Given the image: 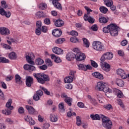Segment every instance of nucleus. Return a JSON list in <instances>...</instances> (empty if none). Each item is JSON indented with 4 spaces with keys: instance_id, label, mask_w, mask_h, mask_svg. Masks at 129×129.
<instances>
[{
    "instance_id": "obj_1",
    "label": "nucleus",
    "mask_w": 129,
    "mask_h": 129,
    "mask_svg": "<svg viewBox=\"0 0 129 129\" xmlns=\"http://www.w3.org/2000/svg\"><path fill=\"white\" fill-rule=\"evenodd\" d=\"M118 26L114 23H111L103 28V32L106 34L110 33L111 36L115 37L118 35Z\"/></svg>"
},
{
    "instance_id": "obj_2",
    "label": "nucleus",
    "mask_w": 129,
    "mask_h": 129,
    "mask_svg": "<svg viewBox=\"0 0 129 129\" xmlns=\"http://www.w3.org/2000/svg\"><path fill=\"white\" fill-rule=\"evenodd\" d=\"M33 75L37 80V82L40 83V84H45L46 82L50 81V77L48 75L41 73H34Z\"/></svg>"
},
{
    "instance_id": "obj_3",
    "label": "nucleus",
    "mask_w": 129,
    "mask_h": 129,
    "mask_svg": "<svg viewBox=\"0 0 129 129\" xmlns=\"http://www.w3.org/2000/svg\"><path fill=\"white\" fill-rule=\"evenodd\" d=\"M12 103H13V100L12 99H9L6 105L8 109L2 110V113H3V114L10 115L12 114V110L14 109V106H12Z\"/></svg>"
},
{
    "instance_id": "obj_4",
    "label": "nucleus",
    "mask_w": 129,
    "mask_h": 129,
    "mask_svg": "<svg viewBox=\"0 0 129 129\" xmlns=\"http://www.w3.org/2000/svg\"><path fill=\"white\" fill-rule=\"evenodd\" d=\"M102 125L106 129H111L112 127V122L107 117L102 115Z\"/></svg>"
},
{
    "instance_id": "obj_5",
    "label": "nucleus",
    "mask_w": 129,
    "mask_h": 129,
    "mask_svg": "<svg viewBox=\"0 0 129 129\" xmlns=\"http://www.w3.org/2000/svg\"><path fill=\"white\" fill-rule=\"evenodd\" d=\"M74 52L76 53L75 54V58L77 61H83V60H85L86 58V56H85V54L81 52L79 49L77 48H75L73 49Z\"/></svg>"
},
{
    "instance_id": "obj_6",
    "label": "nucleus",
    "mask_w": 129,
    "mask_h": 129,
    "mask_svg": "<svg viewBox=\"0 0 129 129\" xmlns=\"http://www.w3.org/2000/svg\"><path fill=\"white\" fill-rule=\"evenodd\" d=\"M93 48L96 51H104V45L100 41H94L93 42Z\"/></svg>"
},
{
    "instance_id": "obj_7",
    "label": "nucleus",
    "mask_w": 129,
    "mask_h": 129,
    "mask_svg": "<svg viewBox=\"0 0 129 129\" xmlns=\"http://www.w3.org/2000/svg\"><path fill=\"white\" fill-rule=\"evenodd\" d=\"M113 57V54L110 52H107L104 53L102 57H101V61L102 62H104L105 60H110V59H112Z\"/></svg>"
},
{
    "instance_id": "obj_8",
    "label": "nucleus",
    "mask_w": 129,
    "mask_h": 129,
    "mask_svg": "<svg viewBox=\"0 0 129 129\" xmlns=\"http://www.w3.org/2000/svg\"><path fill=\"white\" fill-rule=\"evenodd\" d=\"M26 108L27 109L29 114H31L32 115H36V114H38V111L36 110L34 107L31 106L26 105Z\"/></svg>"
},
{
    "instance_id": "obj_9",
    "label": "nucleus",
    "mask_w": 129,
    "mask_h": 129,
    "mask_svg": "<svg viewBox=\"0 0 129 129\" xmlns=\"http://www.w3.org/2000/svg\"><path fill=\"white\" fill-rule=\"evenodd\" d=\"M26 85L27 87H31L34 84V79L31 76H27L25 78Z\"/></svg>"
},
{
    "instance_id": "obj_10",
    "label": "nucleus",
    "mask_w": 129,
    "mask_h": 129,
    "mask_svg": "<svg viewBox=\"0 0 129 129\" xmlns=\"http://www.w3.org/2000/svg\"><path fill=\"white\" fill-rule=\"evenodd\" d=\"M26 60L28 61V63L31 64V65H35V62L33 61V59H35V55L34 53H30L28 55L26 56Z\"/></svg>"
},
{
    "instance_id": "obj_11",
    "label": "nucleus",
    "mask_w": 129,
    "mask_h": 129,
    "mask_svg": "<svg viewBox=\"0 0 129 129\" xmlns=\"http://www.w3.org/2000/svg\"><path fill=\"white\" fill-rule=\"evenodd\" d=\"M117 74L121 76L122 79H125L127 77V75L122 69H119L116 71Z\"/></svg>"
},
{
    "instance_id": "obj_12",
    "label": "nucleus",
    "mask_w": 129,
    "mask_h": 129,
    "mask_svg": "<svg viewBox=\"0 0 129 129\" xmlns=\"http://www.w3.org/2000/svg\"><path fill=\"white\" fill-rule=\"evenodd\" d=\"M0 34L5 36H8L10 35V31L9 29L6 27H0Z\"/></svg>"
},
{
    "instance_id": "obj_13",
    "label": "nucleus",
    "mask_w": 129,
    "mask_h": 129,
    "mask_svg": "<svg viewBox=\"0 0 129 129\" xmlns=\"http://www.w3.org/2000/svg\"><path fill=\"white\" fill-rule=\"evenodd\" d=\"M105 86H106V83L103 82H99L97 83L96 89H98L99 91H102Z\"/></svg>"
},
{
    "instance_id": "obj_14",
    "label": "nucleus",
    "mask_w": 129,
    "mask_h": 129,
    "mask_svg": "<svg viewBox=\"0 0 129 129\" xmlns=\"http://www.w3.org/2000/svg\"><path fill=\"white\" fill-rule=\"evenodd\" d=\"M53 22H54L55 27L60 28V27H63L64 26V21L62 20L58 19L56 20L55 19H53Z\"/></svg>"
},
{
    "instance_id": "obj_15",
    "label": "nucleus",
    "mask_w": 129,
    "mask_h": 129,
    "mask_svg": "<svg viewBox=\"0 0 129 129\" xmlns=\"http://www.w3.org/2000/svg\"><path fill=\"white\" fill-rule=\"evenodd\" d=\"M84 21H88L90 24H93L95 21L94 18L91 16H89L87 15V14H85L84 16Z\"/></svg>"
},
{
    "instance_id": "obj_16",
    "label": "nucleus",
    "mask_w": 129,
    "mask_h": 129,
    "mask_svg": "<svg viewBox=\"0 0 129 129\" xmlns=\"http://www.w3.org/2000/svg\"><path fill=\"white\" fill-rule=\"evenodd\" d=\"M60 0H52V3L55 8L58 10H62V6L61 4L59 3Z\"/></svg>"
},
{
    "instance_id": "obj_17",
    "label": "nucleus",
    "mask_w": 129,
    "mask_h": 129,
    "mask_svg": "<svg viewBox=\"0 0 129 129\" xmlns=\"http://www.w3.org/2000/svg\"><path fill=\"white\" fill-rule=\"evenodd\" d=\"M52 52L54 54H57V55H62L63 53V50L58 47H55L52 48Z\"/></svg>"
},
{
    "instance_id": "obj_18",
    "label": "nucleus",
    "mask_w": 129,
    "mask_h": 129,
    "mask_svg": "<svg viewBox=\"0 0 129 129\" xmlns=\"http://www.w3.org/2000/svg\"><path fill=\"white\" fill-rule=\"evenodd\" d=\"M0 15L1 16H5L6 18H10L11 17V12L10 11L6 12L4 8L0 9Z\"/></svg>"
},
{
    "instance_id": "obj_19",
    "label": "nucleus",
    "mask_w": 129,
    "mask_h": 129,
    "mask_svg": "<svg viewBox=\"0 0 129 129\" xmlns=\"http://www.w3.org/2000/svg\"><path fill=\"white\" fill-rule=\"evenodd\" d=\"M52 35L54 36V37L59 38V37H60L61 35H62V31L58 29H54L52 31Z\"/></svg>"
},
{
    "instance_id": "obj_20",
    "label": "nucleus",
    "mask_w": 129,
    "mask_h": 129,
    "mask_svg": "<svg viewBox=\"0 0 129 129\" xmlns=\"http://www.w3.org/2000/svg\"><path fill=\"white\" fill-rule=\"evenodd\" d=\"M93 77H95V78H97L98 79H99L100 80H103V75L102 74H100L99 72H94L92 74Z\"/></svg>"
},
{
    "instance_id": "obj_21",
    "label": "nucleus",
    "mask_w": 129,
    "mask_h": 129,
    "mask_svg": "<svg viewBox=\"0 0 129 129\" xmlns=\"http://www.w3.org/2000/svg\"><path fill=\"white\" fill-rule=\"evenodd\" d=\"M75 58V54L73 52H69L66 55V59L68 61H72Z\"/></svg>"
},
{
    "instance_id": "obj_22",
    "label": "nucleus",
    "mask_w": 129,
    "mask_h": 129,
    "mask_svg": "<svg viewBox=\"0 0 129 129\" xmlns=\"http://www.w3.org/2000/svg\"><path fill=\"white\" fill-rule=\"evenodd\" d=\"M103 70L106 71V72L110 71V66L109 64L106 62H104V64H103Z\"/></svg>"
},
{
    "instance_id": "obj_23",
    "label": "nucleus",
    "mask_w": 129,
    "mask_h": 129,
    "mask_svg": "<svg viewBox=\"0 0 129 129\" xmlns=\"http://www.w3.org/2000/svg\"><path fill=\"white\" fill-rule=\"evenodd\" d=\"M50 57L51 59L54 60V62H56V63H60L62 61L60 57L56 56L55 54H51Z\"/></svg>"
},
{
    "instance_id": "obj_24",
    "label": "nucleus",
    "mask_w": 129,
    "mask_h": 129,
    "mask_svg": "<svg viewBox=\"0 0 129 129\" xmlns=\"http://www.w3.org/2000/svg\"><path fill=\"white\" fill-rule=\"evenodd\" d=\"M90 117L93 120H100V116L98 114H91Z\"/></svg>"
},
{
    "instance_id": "obj_25",
    "label": "nucleus",
    "mask_w": 129,
    "mask_h": 129,
    "mask_svg": "<svg viewBox=\"0 0 129 129\" xmlns=\"http://www.w3.org/2000/svg\"><path fill=\"white\" fill-rule=\"evenodd\" d=\"M15 82L18 84H21L22 83V78L18 74L15 75Z\"/></svg>"
},
{
    "instance_id": "obj_26",
    "label": "nucleus",
    "mask_w": 129,
    "mask_h": 129,
    "mask_svg": "<svg viewBox=\"0 0 129 129\" xmlns=\"http://www.w3.org/2000/svg\"><path fill=\"white\" fill-rule=\"evenodd\" d=\"M115 82L116 85L120 87H122V86L124 85V83L122 81L121 79H117Z\"/></svg>"
},
{
    "instance_id": "obj_27",
    "label": "nucleus",
    "mask_w": 129,
    "mask_h": 129,
    "mask_svg": "<svg viewBox=\"0 0 129 129\" xmlns=\"http://www.w3.org/2000/svg\"><path fill=\"white\" fill-rule=\"evenodd\" d=\"M102 91L105 93L109 92V93L112 92V90L108 88V85L106 83V86L103 88Z\"/></svg>"
},
{
    "instance_id": "obj_28",
    "label": "nucleus",
    "mask_w": 129,
    "mask_h": 129,
    "mask_svg": "<svg viewBox=\"0 0 129 129\" xmlns=\"http://www.w3.org/2000/svg\"><path fill=\"white\" fill-rule=\"evenodd\" d=\"M9 58L11 59V60H16L17 59V54L16 53L14 52H12L9 54Z\"/></svg>"
},
{
    "instance_id": "obj_29",
    "label": "nucleus",
    "mask_w": 129,
    "mask_h": 129,
    "mask_svg": "<svg viewBox=\"0 0 129 129\" xmlns=\"http://www.w3.org/2000/svg\"><path fill=\"white\" fill-rule=\"evenodd\" d=\"M99 21L100 23H101L102 24H106V23H107V22H108V19H106L104 17L101 16L100 18H99Z\"/></svg>"
},
{
    "instance_id": "obj_30",
    "label": "nucleus",
    "mask_w": 129,
    "mask_h": 129,
    "mask_svg": "<svg viewBox=\"0 0 129 129\" xmlns=\"http://www.w3.org/2000/svg\"><path fill=\"white\" fill-rule=\"evenodd\" d=\"M35 64L36 65H43L44 64V60L41 58H38L35 60Z\"/></svg>"
},
{
    "instance_id": "obj_31",
    "label": "nucleus",
    "mask_w": 129,
    "mask_h": 129,
    "mask_svg": "<svg viewBox=\"0 0 129 129\" xmlns=\"http://www.w3.org/2000/svg\"><path fill=\"white\" fill-rule=\"evenodd\" d=\"M84 46L86 48H89V46L90 45V43H89V41L86 38L83 39Z\"/></svg>"
},
{
    "instance_id": "obj_32",
    "label": "nucleus",
    "mask_w": 129,
    "mask_h": 129,
    "mask_svg": "<svg viewBox=\"0 0 129 129\" xmlns=\"http://www.w3.org/2000/svg\"><path fill=\"white\" fill-rule=\"evenodd\" d=\"M74 79V78L72 77L69 76L64 79V82L65 83H71V82H73Z\"/></svg>"
},
{
    "instance_id": "obj_33",
    "label": "nucleus",
    "mask_w": 129,
    "mask_h": 129,
    "mask_svg": "<svg viewBox=\"0 0 129 129\" xmlns=\"http://www.w3.org/2000/svg\"><path fill=\"white\" fill-rule=\"evenodd\" d=\"M50 118L51 121H52V122H56L58 120V117L55 115L50 114Z\"/></svg>"
},
{
    "instance_id": "obj_34",
    "label": "nucleus",
    "mask_w": 129,
    "mask_h": 129,
    "mask_svg": "<svg viewBox=\"0 0 129 129\" xmlns=\"http://www.w3.org/2000/svg\"><path fill=\"white\" fill-rule=\"evenodd\" d=\"M64 101L69 106H71L72 105V98L68 97L64 99Z\"/></svg>"
},
{
    "instance_id": "obj_35",
    "label": "nucleus",
    "mask_w": 129,
    "mask_h": 129,
    "mask_svg": "<svg viewBox=\"0 0 129 129\" xmlns=\"http://www.w3.org/2000/svg\"><path fill=\"white\" fill-rule=\"evenodd\" d=\"M58 107L60 112H64L65 111V108H64V103L62 102L58 104Z\"/></svg>"
},
{
    "instance_id": "obj_36",
    "label": "nucleus",
    "mask_w": 129,
    "mask_h": 129,
    "mask_svg": "<svg viewBox=\"0 0 129 129\" xmlns=\"http://www.w3.org/2000/svg\"><path fill=\"white\" fill-rule=\"evenodd\" d=\"M100 11L102 14H106L108 12V9L104 6H102L100 8Z\"/></svg>"
},
{
    "instance_id": "obj_37",
    "label": "nucleus",
    "mask_w": 129,
    "mask_h": 129,
    "mask_svg": "<svg viewBox=\"0 0 129 129\" xmlns=\"http://www.w3.org/2000/svg\"><path fill=\"white\" fill-rule=\"evenodd\" d=\"M64 41H65V38H60L57 39L56 40H55V43L58 44H63V42H64Z\"/></svg>"
},
{
    "instance_id": "obj_38",
    "label": "nucleus",
    "mask_w": 129,
    "mask_h": 129,
    "mask_svg": "<svg viewBox=\"0 0 129 129\" xmlns=\"http://www.w3.org/2000/svg\"><path fill=\"white\" fill-rule=\"evenodd\" d=\"M78 67L79 70H84V71H86V66L84 64H80Z\"/></svg>"
},
{
    "instance_id": "obj_39",
    "label": "nucleus",
    "mask_w": 129,
    "mask_h": 129,
    "mask_svg": "<svg viewBox=\"0 0 129 129\" xmlns=\"http://www.w3.org/2000/svg\"><path fill=\"white\" fill-rule=\"evenodd\" d=\"M77 118V125H78V126H80V125H81V123H82V122L81 121V118H80V116H78L76 117Z\"/></svg>"
},
{
    "instance_id": "obj_40",
    "label": "nucleus",
    "mask_w": 129,
    "mask_h": 129,
    "mask_svg": "<svg viewBox=\"0 0 129 129\" xmlns=\"http://www.w3.org/2000/svg\"><path fill=\"white\" fill-rule=\"evenodd\" d=\"M103 107L104 108H105V109H107V110H110V109H112V105L110 104L104 105Z\"/></svg>"
},
{
    "instance_id": "obj_41",
    "label": "nucleus",
    "mask_w": 129,
    "mask_h": 129,
    "mask_svg": "<svg viewBox=\"0 0 129 129\" xmlns=\"http://www.w3.org/2000/svg\"><path fill=\"white\" fill-rule=\"evenodd\" d=\"M1 63H10V60L4 57H1Z\"/></svg>"
},
{
    "instance_id": "obj_42",
    "label": "nucleus",
    "mask_w": 129,
    "mask_h": 129,
    "mask_svg": "<svg viewBox=\"0 0 129 129\" xmlns=\"http://www.w3.org/2000/svg\"><path fill=\"white\" fill-rule=\"evenodd\" d=\"M36 16L38 18H44V13L42 11H39L36 13Z\"/></svg>"
},
{
    "instance_id": "obj_43",
    "label": "nucleus",
    "mask_w": 129,
    "mask_h": 129,
    "mask_svg": "<svg viewBox=\"0 0 129 129\" xmlns=\"http://www.w3.org/2000/svg\"><path fill=\"white\" fill-rule=\"evenodd\" d=\"M41 33H42V28H37L35 30V34H36L37 36H40V35H41Z\"/></svg>"
},
{
    "instance_id": "obj_44",
    "label": "nucleus",
    "mask_w": 129,
    "mask_h": 129,
    "mask_svg": "<svg viewBox=\"0 0 129 129\" xmlns=\"http://www.w3.org/2000/svg\"><path fill=\"white\" fill-rule=\"evenodd\" d=\"M91 65L92 66V67H94V68H97L98 67V64L96 62L94 61V60H91Z\"/></svg>"
},
{
    "instance_id": "obj_45",
    "label": "nucleus",
    "mask_w": 129,
    "mask_h": 129,
    "mask_svg": "<svg viewBox=\"0 0 129 129\" xmlns=\"http://www.w3.org/2000/svg\"><path fill=\"white\" fill-rule=\"evenodd\" d=\"M47 8V5L44 3H41L39 5V9L40 10H45V9Z\"/></svg>"
},
{
    "instance_id": "obj_46",
    "label": "nucleus",
    "mask_w": 129,
    "mask_h": 129,
    "mask_svg": "<svg viewBox=\"0 0 129 129\" xmlns=\"http://www.w3.org/2000/svg\"><path fill=\"white\" fill-rule=\"evenodd\" d=\"M41 89L44 91V93L46 94V95H50V91H48L47 89L43 87H40Z\"/></svg>"
},
{
    "instance_id": "obj_47",
    "label": "nucleus",
    "mask_w": 129,
    "mask_h": 129,
    "mask_svg": "<svg viewBox=\"0 0 129 129\" xmlns=\"http://www.w3.org/2000/svg\"><path fill=\"white\" fill-rule=\"evenodd\" d=\"M70 41L72 43H78L79 40L76 37H72L70 38Z\"/></svg>"
},
{
    "instance_id": "obj_48",
    "label": "nucleus",
    "mask_w": 129,
    "mask_h": 129,
    "mask_svg": "<svg viewBox=\"0 0 129 129\" xmlns=\"http://www.w3.org/2000/svg\"><path fill=\"white\" fill-rule=\"evenodd\" d=\"M46 62L47 65H48L49 67H51V66H53V63L52 62V61H51V59L49 58L46 59Z\"/></svg>"
},
{
    "instance_id": "obj_49",
    "label": "nucleus",
    "mask_w": 129,
    "mask_h": 129,
    "mask_svg": "<svg viewBox=\"0 0 129 129\" xmlns=\"http://www.w3.org/2000/svg\"><path fill=\"white\" fill-rule=\"evenodd\" d=\"M75 74H76V71H71L70 72V75L71 77L75 79Z\"/></svg>"
},
{
    "instance_id": "obj_50",
    "label": "nucleus",
    "mask_w": 129,
    "mask_h": 129,
    "mask_svg": "<svg viewBox=\"0 0 129 129\" xmlns=\"http://www.w3.org/2000/svg\"><path fill=\"white\" fill-rule=\"evenodd\" d=\"M117 103L119 105H120V106L121 107H122V108H123V107H124V106L123 105V103H122V101H121V99H118L117 100Z\"/></svg>"
},
{
    "instance_id": "obj_51",
    "label": "nucleus",
    "mask_w": 129,
    "mask_h": 129,
    "mask_svg": "<svg viewBox=\"0 0 129 129\" xmlns=\"http://www.w3.org/2000/svg\"><path fill=\"white\" fill-rule=\"evenodd\" d=\"M73 115L76 116V113L74 112L72 113L71 111L67 113V116H68V117H71Z\"/></svg>"
},
{
    "instance_id": "obj_52",
    "label": "nucleus",
    "mask_w": 129,
    "mask_h": 129,
    "mask_svg": "<svg viewBox=\"0 0 129 129\" xmlns=\"http://www.w3.org/2000/svg\"><path fill=\"white\" fill-rule=\"evenodd\" d=\"M40 97L38 96L37 94H36L34 95L33 98L35 101H38L40 99Z\"/></svg>"
},
{
    "instance_id": "obj_53",
    "label": "nucleus",
    "mask_w": 129,
    "mask_h": 129,
    "mask_svg": "<svg viewBox=\"0 0 129 129\" xmlns=\"http://www.w3.org/2000/svg\"><path fill=\"white\" fill-rule=\"evenodd\" d=\"M117 96L118 98H122V97H123V93L121 91H119L117 93Z\"/></svg>"
},
{
    "instance_id": "obj_54",
    "label": "nucleus",
    "mask_w": 129,
    "mask_h": 129,
    "mask_svg": "<svg viewBox=\"0 0 129 129\" xmlns=\"http://www.w3.org/2000/svg\"><path fill=\"white\" fill-rule=\"evenodd\" d=\"M31 67V65L26 64L24 66L23 68L25 70H27V71H30V68Z\"/></svg>"
},
{
    "instance_id": "obj_55",
    "label": "nucleus",
    "mask_w": 129,
    "mask_h": 129,
    "mask_svg": "<svg viewBox=\"0 0 129 129\" xmlns=\"http://www.w3.org/2000/svg\"><path fill=\"white\" fill-rule=\"evenodd\" d=\"M1 5L4 9H7L8 7V5H7V2L6 1H2Z\"/></svg>"
},
{
    "instance_id": "obj_56",
    "label": "nucleus",
    "mask_w": 129,
    "mask_h": 129,
    "mask_svg": "<svg viewBox=\"0 0 129 129\" xmlns=\"http://www.w3.org/2000/svg\"><path fill=\"white\" fill-rule=\"evenodd\" d=\"M36 94H37L38 96L41 97V96H43V94H44V93L43 92V91H42V90H39L36 92Z\"/></svg>"
},
{
    "instance_id": "obj_57",
    "label": "nucleus",
    "mask_w": 129,
    "mask_h": 129,
    "mask_svg": "<svg viewBox=\"0 0 129 129\" xmlns=\"http://www.w3.org/2000/svg\"><path fill=\"white\" fill-rule=\"evenodd\" d=\"M96 98H97L98 100L100 102V98L102 97V95L99 93H97L96 94Z\"/></svg>"
},
{
    "instance_id": "obj_58",
    "label": "nucleus",
    "mask_w": 129,
    "mask_h": 129,
    "mask_svg": "<svg viewBox=\"0 0 129 129\" xmlns=\"http://www.w3.org/2000/svg\"><path fill=\"white\" fill-rule=\"evenodd\" d=\"M85 9L87 12V16H88V15H89V14L91 13V12H92V10L90 9V8H88V7L87 6H85Z\"/></svg>"
},
{
    "instance_id": "obj_59",
    "label": "nucleus",
    "mask_w": 129,
    "mask_h": 129,
    "mask_svg": "<svg viewBox=\"0 0 129 129\" xmlns=\"http://www.w3.org/2000/svg\"><path fill=\"white\" fill-rule=\"evenodd\" d=\"M71 35H72V36H74V37H77V36H78V32H77L76 31H72L71 32Z\"/></svg>"
},
{
    "instance_id": "obj_60",
    "label": "nucleus",
    "mask_w": 129,
    "mask_h": 129,
    "mask_svg": "<svg viewBox=\"0 0 129 129\" xmlns=\"http://www.w3.org/2000/svg\"><path fill=\"white\" fill-rule=\"evenodd\" d=\"M14 78V77L13 76H8L6 78V81H11V80H13V79Z\"/></svg>"
},
{
    "instance_id": "obj_61",
    "label": "nucleus",
    "mask_w": 129,
    "mask_h": 129,
    "mask_svg": "<svg viewBox=\"0 0 129 129\" xmlns=\"http://www.w3.org/2000/svg\"><path fill=\"white\" fill-rule=\"evenodd\" d=\"M39 69H40V70H46L48 68L47 67V65L43 64L41 66L39 67Z\"/></svg>"
},
{
    "instance_id": "obj_62",
    "label": "nucleus",
    "mask_w": 129,
    "mask_h": 129,
    "mask_svg": "<svg viewBox=\"0 0 129 129\" xmlns=\"http://www.w3.org/2000/svg\"><path fill=\"white\" fill-rule=\"evenodd\" d=\"M91 29L94 32L97 31V30H98V28H97V26L96 25H94L91 27Z\"/></svg>"
},
{
    "instance_id": "obj_63",
    "label": "nucleus",
    "mask_w": 129,
    "mask_h": 129,
    "mask_svg": "<svg viewBox=\"0 0 129 129\" xmlns=\"http://www.w3.org/2000/svg\"><path fill=\"white\" fill-rule=\"evenodd\" d=\"M18 112L20 114L24 113V112H25V109H24L23 107H20L18 109Z\"/></svg>"
},
{
    "instance_id": "obj_64",
    "label": "nucleus",
    "mask_w": 129,
    "mask_h": 129,
    "mask_svg": "<svg viewBox=\"0 0 129 129\" xmlns=\"http://www.w3.org/2000/svg\"><path fill=\"white\" fill-rule=\"evenodd\" d=\"M41 31L43 32V33H47V31H48V29H47V27L43 26L41 28Z\"/></svg>"
}]
</instances>
